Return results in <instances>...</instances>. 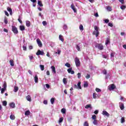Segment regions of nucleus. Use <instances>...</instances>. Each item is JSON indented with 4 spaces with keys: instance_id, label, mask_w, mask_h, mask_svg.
Returning a JSON list of instances; mask_svg holds the SVG:
<instances>
[{
    "instance_id": "72a5a7b5",
    "label": "nucleus",
    "mask_w": 126,
    "mask_h": 126,
    "mask_svg": "<svg viewBox=\"0 0 126 126\" xmlns=\"http://www.w3.org/2000/svg\"><path fill=\"white\" fill-rule=\"evenodd\" d=\"M126 122V120H125V117H122L121 118V123L124 124Z\"/></svg>"
},
{
    "instance_id": "2f4dec72",
    "label": "nucleus",
    "mask_w": 126,
    "mask_h": 126,
    "mask_svg": "<svg viewBox=\"0 0 126 126\" xmlns=\"http://www.w3.org/2000/svg\"><path fill=\"white\" fill-rule=\"evenodd\" d=\"M10 119L11 120H15V116H14V115H10Z\"/></svg>"
},
{
    "instance_id": "09e8293b",
    "label": "nucleus",
    "mask_w": 126,
    "mask_h": 126,
    "mask_svg": "<svg viewBox=\"0 0 126 126\" xmlns=\"http://www.w3.org/2000/svg\"><path fill=\"white\" fill-rule=\"evenodd\" d=\"M95 91H96V92H98V93L101 92V90H100V89L98 88H96L95 89Z\"/></svg>"
},
{
    "instance_id": "6e6d98bb",
    "label": "nucleus",
    "mask_w": 126,
    "mask_h": 126,
    "mask_svg": "<svg viewBox=\"0 0 126 126\" xmlns=\"http://www.w3.org/2000/svg\"><path fill=\"white\" fill-rule=\"evenodd\" d=\"M23 49L24 51H27V47L25 46H23Z\"/></svg>"
},
{
    "instance_id": "680f3d73",
    "label": "nucleus",
    "mask_w": 126,
    "mask_h": 126,
    "mask_svg": "<svg viewBox=\"0 0 126 126\" xmlns=\"http://www.w3.org/2000/svg\"><path fill=\"white\" fill-rule=\"evenodd\" d=\"M94 113V114H95V115H97L98 113H99V111H98L97 110H95Z\"/></svg>"
},
{
    "instance_id": "8fccbe9b",
    "label": "nucleus",
    "mask_w": 126,
    "mask_h": 126,
    "mask_svg": "<svg viewBox=\"0 0 126 126\" xmlns=\"http://www.w3.org/2000/svg\"><path fill=\"white\" fill-rule=\"evenodd\" d=\"M18 21H19V22L20 23H21V24H22V21L21 20V19H20V16L19 17V18L18 19Z\"/></svg>"
},
{
    "instance_id": "39448f33",
    "label": "nucleus",
    "mask_w": 126,
    "mask_h": 126,
    "mask_svg": "<svg viewBox=\"0 0 126 126\" xmlns=\"http://www.w3.org/2000/svg\"><path fill=\"white\" fill-rule=\"evenodd\" d=\"M36 42L37 43L38 47H39L40 48H42V46H43V44H42V42L41 41L40 39L37 38L36 39Z\"/></svg>"
},
{
    "instance_id": "0eeeda50",
    "label": "nucleus",
    "mask_w": 126,
    "mask_h": 126,
    "mask_svg": "<svg viewBox=\"0 0 126 126\" xmlns=\"http://www.w3.org/2000/svg\"><path fill=\"white\" fill-rule=\"evenodd\" d=\"M102 114L103 116H106V117H107L108 118L110 117V114H109L106 111L103 110Z\"/></svg>"
},
{
    "instance_id": "473e14b6",
    "label": "nucleus",
    "mask_w": 126,
    "mask_h": 126,
    "mask_svg": "<svg viewBox=\"0 0 126 126\" xmlns=\"http://www.w3.org/2000/svg\"><path fill=\"white\" fill-rule=\"evenodd\" d=\"M63 117H62L60 118L59 121L60 124H61V123H63Z\"/></svg>"
},
{
    "instance_id": "393cba45",
    "label": "nucleus",
    "mask_w": 126,
    "mask_h": 126,
    "mask_svg": "<svg viewBox=\"0 0 126 126\" xmlns=\"http://www.w3.org/2000/svg\"><path fill=\"white\" fill-rule=\"evenodd\" d=\"M18 87L15 86L14 88V92H17L18 91Z\"/></svg>"
},
{
    "instance_id": "a19ab883",
    "label": "nucleus",
    "mask_w": 126,
    "mask_h": 126,
    "mask_svg": "<svg viewBox=\"0 0 126 126\" xmlns=\"http://www.w3.org/2000/svg\"><path fill=\"white\" fill-rule=\"evenodd\" d=\"M65 66H67V67H70V64H69L68 63H66L65 64Z\"/></svg>"
},
{
    "instance_id": "79ce46f5",
    "label": "nucleus",
    "mask_w": 126,
    "mask_h": 126,
    "mask_svg": "<svg viewBox=\"0 0 126 126\" xmlns=\"http://www.w3.org/2000/svg\"><path fill=\"white\" fill-rule=\"evenodd\" d=\"M6 87H7V85H6V83H5L3 84V89L6 90Z\"/></svg>"
},
{
    "instance_id": "5701e85b",
    "label": "nucleus",
    "mask_w": 126,
    "mask_h": 126,
    "mask_svg": "<svg viewBox=\"0 0 126 126\" xmlns=\"http://www.w3.org/2000/svg\"><path fill=\"white\" fill-rule=\"evenodd\" d=\"M81 82H79L77 84V87H78V89H81Z\"/></svg>"
},
{
    "instance_id": "2eb2a0df",
    "label": "nucleus",
    "mask_w": 126,
    "mask_h": 126,
    "mask_svg": "<svg viewBox=\"0 0 126 126\" xmlns=\"http://www.w3.org/2000/svg\"><path fill=\"white\" fill-rule=\"evenodd\" d=\"M9 106L10 108H15V103H14V102L10 103H9Z\"/></svg>"
},
{
    "instance_id": "ea45409f",
    "label": "nucleus",
    "mask_w": 126,
    "mask_h": 126,
    "mask_svg": "<svg viewBox=\"0 0 126 126\" xmlns=\"http://www.w3.org/2000/svg\"><path fill=\"white\" fill-rule=\"evenodd\" d=\"M6 90V89L2 88L1 89V94H3V93H4V91H5Z\"/></svg>"
},
{
    "instance_id": "f03ea898",
    "label": "nucleus",
    "mask_w": 126,
    "mask_h": 126,
    "mask_svg": "<svg viewBox=\"0 0 126 126\" xmlns=\"http://www.w3.org/2000/svg\"><path fill=\"white\" fill-rule=\"evenodd\" d=\"M74 61L76 66H77V67L80 66V61L79 60V59L78 57H76Z\"/></svg>"
},
{
    "instance_id": "13d9d810",
    "label": "nucleus",
    "mask_w": 126,
    "mask_h": 126,
    "mask_svg": "<svg viewBox=\"0 0 126 126\" xmlns=\"http://www.w3.org/2000/svg\"><path fill=\"white\" fill-rule=\"evenodd\" d=\"M86 78H87V79H89V78H90V75L89 74H88L86 76Z\"/></svg>"
},
{
    "instance_id": "1a4fd4ad",
    "label": "nucleus",
    "mask_w": 126,
    "mask_h": 126,
    "mask_svg": "<svg viewBox=\"0 0 126 126\" xmlns=\"http://www.w3.org/2000/svg\"><path fill=\"white\" fill-rule=\"evenodd\" d=\"M119 107L120 108V109L122 110L125 109V105L122 102L119 103Z\"/></svg>"
},
{
    "instance_id": "7c9ffc66",
    "label": "nucleus",
    "mask_w": 126,
    "mask_h": 126,
    "mask_svg": "<svg viewBox=\"0 0 126 126\" xmlns=\"http://www.w3.org/2000/svg\"><path fill=\"white\" fill-rule=\"evenodd\" d=\"M63 83L64 84H66V83H67V81L66 80V78H64L63 79Z\"/></svg>"
},
{
    "instance_id": "ddd939ff",
    "label": "nucleus",
    "mask_w": 126,
    "mask_h": 126,
    "mask_svg": "<svg viewBox=\"0 0 126 126\" xmlns=\"http://www.w3.org/2000/svg\"><path fill=\"white\" fill-rule=\"evenodd\" d=\"M111 43V41L110 40V38H107L106 40L105 41V45L106 46H108L109 44Z\"/></svg>"
},
{
    "instance_id": "a18cd8bd",
    "label": "nucleus",
    "mask_w": 126,
    "mask_h": 126,
    "mask_svg": "<svg viewBox=\"0 0 126 126\" xmlns=\"http://www.w3.org/2000/svg\"><path fill=\"white\" fill-rule=\"evenodd\" d=\"M77 76H78V78L79 79H80V78H81V73H78L77 74Z\"/></svg>"
},
{
    "instance_id": "cd10ccee",
    "label": "nucleus",
    "mask_w": 126,
    "mask_h": 126,
    "mask_svg": "<svg viewBox=\"0 0 126 126\" xmlns=\"http://www.w3.org/2000/svg\"><path fill=\"white\" fill-rule=\"evenodd\" d=\"M41 70L43 71L44 69L45 66L44 65H39Z\"/></svg>"
},
{
    "instance_id": "de8ad7c7",
    "label": "nucleus",
    "mask_w": 126,
    "mask_h": 126,
    "mask_svg": "<svg viewBox=\"0 0 126 126\" xmlns=\"http://www.w3.org/2000/svg\"><path fill=\"white\" fill-rule=\"evenodd\" d=\"M120 8H121V9H123V10L126 9V6H125V5H122V6H121L120 7Z\"/></svg>"
},
{
    "instance_id": "412c9836",
    "label": "nucleus",
    "mask_w": 126,
    "mask_h": 126,
    "mask_svg": "<svg viewBox=\"0 0 126 126\" xmlns=\"http://www.w3.org/2000/svg\"><path fill=\"white\" fill-rule=\"evenodd\" d=\"M26 26H27V27H30V25H31V23H30V21H26Z\"/></svg>"
},
{
    "instance_id": "20e7f679",
    "label": "nucleus",
    "mask_w": 126,
    "mask_h": 126,
    "mask_svg": "<svg viewBox=\"0 0 126 126\" xmlns=\"http://www.w3.org/2000/svg\"><path fill=\"white\" fill-rule=\"evenodd\" d=\"M95 48H97L100 51H102V50H104V46H103V44H102L98 43V44H96Z\"/></svg>"
},
{
    "instance_id": "58836bf2",
    "label": "nucleus",
    "mask_w": 126,
    "mask_h": 126,
    "mask_svg": "<svg viewBox=\"0 0 126 126\" xmlns=\"http://www.w3.org/2000/svg\"><path fill=\"white\" fill-rule=\"evenodd\" d=\"M65 109L62 108L61 110V113H63V114H65Z\"/></svg>"
},
{
    "instance_id": "e2e57ef3",
    "label": "nucleus",
    "mask_w": 126,
    "mask_h": 126,
    "mask_svg": "<svg viewBox=\"0 0 126 126\" xmlns=\"http://www.w3.org/2000/svg\"><path fill=\"white\" fill-rule=\"evenodd\" d=\"M109 21H110L109 20V19H105V20H104L105 23H109Z\"/></svg>"
},
{
    "instance_id": "338daca9",
    "label": "nucleus",
    "mask_w": 126,
    "mask_h": 126,
    "mask_svg": "<svg viewBox=\"0 0 126 126\" xmlns=\"http://www.w3.org/2000/svg\"><path fill=\"white\" fill-rule=\"evenodd\" d=\"M46 88L49 89V88H50V85H49V84H46Z\"/></svg>"
},
{
    "instance_id": "6e6552de",
    "label": "nucleus",
    "mask_w": 126,
    "mask_h": 126,
    "mask_svg": "<svg viewBox=\"0 0 126 126\" xmlns=\"http://www.w3.org/2000/svg\"><path fill=\"white\" fill-rule=\"evenodd\" d=\"M116 88V86L115 84H111V86L108 88L109 90L111 91V90H114Z\"/></svg>"
},
{
    "instance_id": "f704fd0d",
    "label": "nucleus",
    "mask_w": 126,
    "mask_h": 126,
    "mask_svg": "<svg viewBox=\"0 0 126 126\" xmlns=\"http://www.w3.org/2000/svg\"><path fill=\"white\" fill-rule=\"evenodd\" d=\"M93 97L94 99H96V98H97V94L96 93H94L93 94Z\"/></svg>"
},
{
    "instance_id": "a878e982",
    "label": "nucleus",
    "mask_w": 126,
    "mask_h": 126,
    "mask_svg": "<svg viewBox=\"0 0 126 126\" xmlns=\"http://www.w3.org/2000/svg\"><path fill=\"white\" fill-rule=\"evenodd\" d=\"M25 116H29V115H30V111L27 110L25 113Z\"/></svg>"
},
{
    "instance_id": "052dcab7",
    "label": "nucleus",
    "mask_w": 126,
    "mask_h": 126,
    "mask_svg": "<svg viewBox=\"0 0 126 126\" xmlns=\"http://www.w3.org/2000/svg\"><path fill=\"white\" fill-rule=\"evenodd\" d=\"M103 74H104V75L107 74V70L104 69V70L103 71Z\"/></svg>"
},
{
    "instance_id": "e433bc0d",
    "label": "nucleus",
    "mask_w": 126,
    "mask_h": 126,
    "mask_svg": "<svg viewBox=\"0 0 126 126\" xmlns=\"http://www.w3.org/2000/svg\"><path fill=\"white\" fill-rule=\"evenodd\" d=\"M92 119H93L94 120H95L96 119H97V116H96L95 115H93L92 117Z\"/></svg>"
},
{
    "instance_id": "c85d7f7f",
    "label": "nucleus",
    "mask_w": 126,
    "mask_h": 126,
    "mask_svg": "<svg viewBox=\"0 0 126 126\" xmlns=\"http://www.w3.org/2000/svg\"><path fill=\"white\" fill-rule=\"evenodd\" d=\"M7 105V102L5 100L2 101V105L3 106H6Z\"/></svg>"
},
{
    "instance_id": "423d86ee",
    "label": "nucleus",
    "mask_w": 126,
    "mask_h": 126,
    "mask_svg": "<svg viewBox=\"0 0 126 126\" xmlns=\"http://www.w3.org/2000/svg\"><path fill=\"white\" fill-rule=\"evenodd\" d=\"M36 56H44V55H45V53H44V51L38 50L36 52Z\"/></svg>"
},
{
    "instance_id": "3c124183",
    "label": "nucleus",
    "mask_w": 126,
    "mask_h": 126,
    "mask_svg": "<svg viewBox=\"0 0 126 126\" xmlns=\"http://www.w3.org/2000/svg\"><path fill=\"white\" fill-rule=\"evenodd\" d=\"M76 49H77V51H80V47H79V46L77 45H76Z\"/></svg>"
},
{
    "instance_id": "69168bd1",
    "label": "nucleus",
    "mask_w": 126,
    "mask_h": 126,
    "mask_svg": "<svg viewBox=\"0 0 126 126\" xmlns=\"http://www.w3.org/2000/svg\"><path fill=\"white\" fill-rule=\"evenodd\" d=\"M43 104H44L45 105H47V104H48V101L47 100H44L43 101Z\"/></svg>"
},
{
    "instance_id": "774afa93",
    "label": "nucleus",
    "mask_w": 126,
    "mask_h": 126,
    "mask_svg": "<svg viewBox=\"0 0 126 126\" xmlns=\"http://www.w3.org/2000/svg\"><path fill=\"white\" fill-rule=\"evenodd\" d=\"M108 26H110V27H113V24L111 23H108Z\"/></svg>"
},
{
    "instance_id": "bb28decb",
    "label": "nucleus",
    "mask_w": 126,
    "mask_h": 126,
    "mask_svg": "<svg viewBox=\"0 0 126 126\" xmlns=\"http://www.w3.org/2000/svg\"><path fill=\"white\" fill-rule=\"evenodd\" d=\"M79 29L81 31H83V30H84V29L83 28V25H80L79 26Z\"/></svg>"
},
{
    "instance_id": "4c0bfd02",
    "label": "nucleus",
    "mask_w": 126,
    "mask_h": 126,
    "mask_svg": "<svg viewBox=\"0 0 126 126\" xmlns=\"http://www.w3.org/2000/svg\"><path fill=\"white\" fill-rule=\"evenodd\" d=\"M93 124H94V125H95V126H97V125H98V122H97V120H96V119L94 120Z\"/></svg>"
},
{
    "instance_id": "603ef678",
    "label": "nucleus",
    "mask_w": 126,
    "mask_h": 126,
    "mask_svg": "<svg viewBox=\"0 0 126 126\" xmlns=\"http://www.w3.org/2000/svg\"><path fill=\"white\" fill-rule=\"evenodd\" d=\"M107 9V10H109V11H112V8L110 6H108Z\"/></svg>"
},
{
    "instance_id": "f8f14e48",
    "label": "nucleus",
    "mask_w": 126,
    "mask_h": 126,
    "mask_svg": "<svg viewBox=\"0 0 126 126\" xmlns=\"http://www.w3.org/2000/svg\"><path fill=\"white\" fill-rule=\"evenodd\" d=\"M51 68L54 74L57 73V71H56V67H55V66H52L51 67Z\"/></svg>"
},
{
    "instance_id": "37998d69",
    "label": "nucleus",
    "mask_w": 126,
    "mask_h": 126,
    "mask_svg": "<svg viewBox=\"0 0 126 126\" xmlns=\"http://www.w3.org/2000/svg\"><path fill=\"white\" fill-rule=\"evenodd\" d=\"M111 58H114L115 57V52H112L110 54Z\"/></svg>"
},
{
    "instance_id": "f3484780",
    "label": "nucleus",
    "mask_w": 126,
    "mask_h": 126,
    "mask_svg": "<svg viewBox=\"0 0 126 126\" xmlns=\"http://www.w3.org/2000/svg\"><path fill=\"white\" fill-rule=\"evenodd\" d=\"M19 28L21 31H24L25 30V27L24 26H20Z\"/></svg>"
},
{
    "instance_id": "a211bd4d",
    "label": "nucleus",
    "mask_w": 126,
    "mask_h": 126,
    "mask_svg": "<svg viewBox=\"0 0 126 126\" xmlns=\"http://www.w3.org/2000/svg\"><path fill=\"white\" fill-rule=\"evenodd\" d=\"M26 99L28 101H29V102H31V101H32V99H31V96H30V95H28L27 97H26Z\"/></svg>"
},
{
    "instance_id": "b1692460",
    "label": "nucleus",
    "mask_w": 126,
    "mask_h": 126,
    "mask_svg": "<svg viewBox=\"0 0 126 126\" xmlns=\"http://www.w3.org/2000/svg\"><path fill=\"white\" fill-rule=\"evenodd\" d=\"M37 4L38 5H39V6H43V3H42V1L41 0H38L37 1Z\"/></svg>"
},
{
    "instance_id": "0e129e2a",
    "label": "nucleus",
    "mask_w": 126,
    "mask_h": 126,
    "mask_svg": "<svg viewBox=\"0 0 126 126\" xmlns=\"http://www.w3.org/2000/svg\"><path fill=\"white\" fill-rule=\"evenodd\" d=\"M4 13H5V15H6L7 16H9V14H8L7 13V11H4Z\"/></svg>"
},
{
    "instance_id": "aec40b11",
    "label": "nucleus",
    "mask_w": 126,
    "mask_h": 126,
    "mask_svg": "<svg viewBox=\"0 0 126 126\" xmlns=\"http://www.w3.org/2000/svg\"><path fill=\"white\" fill-rule=\"evenodd\" d=\"M38 76L37 75H36L35 76H34V82L35 83H38Z\"/></svg>"
},
{
    "instance_id": "f257e3e1",
    "label": "nucleus",
    "mask_w": 126,
    "mask_h": 126,
    "mask_svg": "<svg viewBox=\"0 0 126 126\" xmlns=\"http://www.w3.org/2000/svg\"><path fill=\"white\" fill-rule=\"evenodd\" d=\"M94 29L95 31H94L93 32V35H95L96 37H98L99 36V34L100 32H99V28L98 27L95 26L94 27Z\"/></svg>"
},
{
    "instance_id": "4468645a",
    "label": "nucleus",
    "mask_w": 126,
    "mask_h": 126,
    "mask_svg": "<svg viewBox=\"0 0 126 126\" xmlns=\"http://www.w3.org/2000/svg\"><path fill=\"white\" fill-rule=\"evenodd\" d=\"M7 10L9 11L10 15H12V9L11 8L8 7L7 8Z\"/></svg>"
},
{
    "instance_id": "9b49d317",
    "label": "nucleus",
    "mask_w": 126,
    "mask_h": 126,
    "mask_svg": "<svg viewBox=\"0 0 126 126\" xmlns=\"http://www.w3.org/2000/svg\"><path fill=\"white\" fill-rule=\"evenodd\" d=\"M71 8L73 10L74 12H77V11L76 10V8H75V6H74V4H72L71 5Z\"/></svg>"
},
{
    "instance_id": "5fc2aeb1",
    "label": "nucleus",
    "mask_w": 126,
    "mask_h": 126,
    "mask_svg": "<svg viewBox=\"0 0 126 126\" xmlns=\"http://www.w3.org/2000/svg\"><path fill=\"white\" fill-rule=\"evenodd\" d=\"M42 24L43 25H44V26H46V25H47V22L44 21L42 22Z\"/></svg>"
},
{
    "instance_id": "49530a36",
    "label": "nucleus",
    "mask_w": 126,
    "mask_h": 126,
    "mask_svg": "<svg viewBox=\"0 0 126 126\" xmlns=\"http://www.w3.org/2000/svg\"><path fill=\"white\" fill-rule=\"evenodd\" d=\"M84 126H89V124H88V122H85L84 124Z\"/></svg>"
},
{
    "instance_id": "7ed1b4c3",
    "label": "nucleus",
    "mask_w": 126,
    "mask_h": 126,
    "mask_svg": "<svg viewBox=\"0 0 126 126\" xmlns=\"http://www.w3.org/2000/svg\"><path fill=\"white\" fill-rule=\"evenodd\" d=\"M12 31L14 34H18V30L15 26H12Z\"/></svg>"
},
{
    "instance_id": "c756f323",
    "label": "nucleus",
    "mask_w": 126,
    "mask_h": 126,
    "mask_svg": "<svg viewBox=\"0 0 126 126\" xmlns=\"http://www.w3.org/2000/svg\"><path fill=\"white\" fill-rule=\"evenodd\" d=\"M84 87L85 88H86V87H88V83H87V82H86L84 84Z\"/></svg>"
},
{
    "instance_id": "4be33fe9",
    "label": "nucleus",
    "mask_w": 126,
    "mask_h": 126,
    "mask_svg": "<svg viewBox=\"0 0 126 126\" xmlns=\"http://www.w3.org/2000/svg\"><path fill=\"white\" fill-rule=\"evenodd\" d=\"M85 108V109H89V108H90V109H92V107H91V104L86 105Z\"/></svg>"
},
{
    "instance_id": "864d4df0",
    "label": "nucleus",
    "mask_w": 126,
    "mask_h": 126,
    "mask_svg": "<svg viewBox=\"0 0 126 126\" xmlns=\"http://www.w3.org/2000/svg\"><path fill=\"white\" fill-rule=\"evenodd\" d=\"M4 22L5 23V24H7L8 23V21H7V19L6 18H5L4 20Z\"/></svg>"
},
{
    "instance_id": "c03bdc74",
    "label": "nucleus",
    "mask_w": 126,
    "mask_h": 126,
    "mask_svg": "<svg viewBox=\"0 0 126 126\" xmlns=\"http://www.w3.org/2000/svg\"><path fill=\"white\" fill-rule=\"evenodd\" d=\"M63 29L64 30H66L67 29V26H66V25H64L63 26Z\"/></svg>"
},
{
    "instance_id": "dca6fc26",
    "label": "nucleus",
    "mask_w": 126,
    "mask_h": 126,
    "mask_svg": "<svg viewBox=\"0 0 126 126\" xmlns=\"http://www.w3.org/2000/svg\"><path fill=\"white\" fill-rule=\"evenodd\" d=\"M10 64L11 66H14V61L13 60H10L9 61Z\"/></svg>"
},
{
    "instance_id": "6ab92c4d",
    "label": "nucleus",
    "mask_w": 126,
    "mask_h": 126,
    "mask_svg": "<svg viewBox=\"0 0 126 126\" xmlns=\"http://www.w3.org/2000/svg\"><path fill=\"white\" fill-rule=\"evenodd\" d=\"M59 40H60V41H62V42H63V41H64L63 37L61 34L59 35Z\"/></svg>"
},
{
    "instance_id": "bf43d9fd",
    "label": "nucleus",
    "mask_w": 126,
    "mask_h": 126,
    "mask_svg": "<svg viewBox=\"0 0 126 126\" xmlns=\"http://www.w3.org/2000/svg\"><path fill=\"white\" fill-rule=\"evenodd\" d=\"M29 58H30V60H31V61H32V60H33V56H29Z\"/></svg>"
},
{
    "instance_id": "c9c22d12",
    "label": "nucleus",
    "mask_w": 126,
    "mask_h": 126,
    "mask_svg": "<svg viewBox=\"0 0 126 126\" xmlns=\"http://www.w3.org/2000/svg\"><path fill=\"white\" fill-rule=\"evenodd\" d=\"M51 104L53 105L55 103V98H52L50 100Z\"/></svg>"
},
{
    "instance_id": "9d476101",
    "label": "nucleus",
    "mask_w": 126,
    "mask_h": 126,
    "mask_svg": "<svg viewBox=\"0 0 126 126\" xmlns=\"http://www.w3.org/2000/svg\"><path fill=\"white\" fill-rule=\"evenodd\" d=\"M67 71L68 73H71V74H74V71L72 70V68H69L67 69Z\"/></svg>"
},
{
    "instance_id": "4d7b16f0",
    "label": "nucleus",
    "mask_w": 126,
    "mask_h": 126,
    "mask_svg": "<svg viewBox=\"0 0 126 126\" xmlns=\"http://www.w3.org/2000/svg\"><path fill=\"white\" fill-rule=\"evenodd\" d=\"M120 2H121L122 4H124L125 3V0H119Z\"/></svg>"
}]
</instances>
